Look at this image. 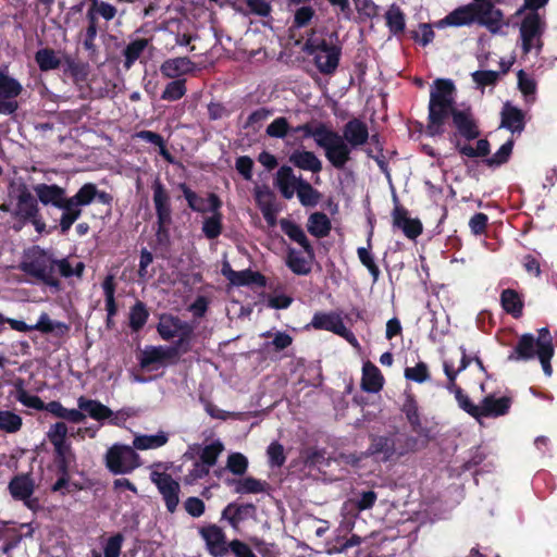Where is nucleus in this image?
I'll return each mask as SVG.
<instances>
[{
  "label": "nucleus",
  "instance_id": "15",
  "mask_svg": "<svg viewBox=\"0 0 557 557\" xmlns=\"http://www.w3.org/2000/svg\"><path fill=\"white\" fill-rule=\"evenodd\" d=\"M479 9L480 25L485 26L491 33L497 34L503 27V12L495 8L493 0H473Z\"/></svg>",
  "mask_w": 557,
  "mask_h": 557
},
{
  "label": "nucleus",
  "instance_id": "62",
  "mask_svg": "<svg viewBox=\"0 0 557 557\" xmlns=\"http://www.w3.org/2000/svg\"><path fill=\"white\" fill-rule=\"evenodd\" d=\"M267 454L271 467H282L286 460L284 447L277 442H273L269 445Z\"/></svg>",
  "mask_w": 557,
  "mask_h": 557
},
{
  "label": "nucleus",
  "instance_id": "53",
  "mask_svg": "<svg viewBox=\"0 0 557 557\" xmlns=\"http://www.w3.org/2000/svg\"><path fill=\"white\" fill-rule=\"evenodd\" d=\"M386 23L389 27V29L397 34L404 30L405 28V16L401 10L396 7L392 5L388 11L385 14Z\"/></svg>",
  "mask_w": 557,
  "mask_h": 557
},
{
  "label": "nucleus",
  "instance_id": "41",
  "mask_svg": "<svg viewBox=\"0 0 557 557\" xmlns=\"http://www.w3.org/2000/svg\"><path fill=\"white\" fill-rule=\"evenodd\" d=\"M296 191L300 203L305 207H313L319 202V191L301 178L298 180Z\"/></svg>",
  "mask_w": 557,
  "mask_h": 557
},
{
  "label": "nucleus",
  "instance_id": "60",
  "mask_svg": "<svg viewBox=\"0 0 557 557\" xmlns=\"http://www.w3.org/2000/svg\"><path fill=\"white\" fill-rule=\"evenodd\" d=\"M15 398L22 405L36 410H44L45 403L36 395L29 394L24 388H18L15 394Z\"/></svg>",
  "mask_w": 557,
  "mask_h": 557
},
{
  "label": "nucleus",
  "instance_id": "12",
  "mask_svg": "<svg viewBox=\"0 0 557 557\" xmlns=\"http://www.w3.org/2000/svg\"><path fill=\"white\" fill-rule=\"evenodd\" d=\"M157 329L163 339L169 341L175 336H178L180 345L188 342L194 333L193 325L173 315H162Z\"/></svg>",
  "mask_w": 557,
  "mask_h": 557
},
{
  "label": "nucleus",
  "instance_id": "37",
  "mask_svg": "<svg viewBox=\"0 0 557 557\" xmlns=\"http://www.w3.org/2000/svg\"><path fill=\"white\" fill-rule=\"evenodd\" d=\"M34 330L45 334L63 335L69 331V326L63 322L51 320L48 313L42 312L37 323L34 324Z\"/></svg>",
  "mask_w": 557,
  "mask_h": 557
},
{
  "label": "nucleus",
  "instance_id": "44",
  "mask_svg": "<svg viewBox=\"0 0 557 557\" xmlns=\"http://www.w3.org/2000/svg\"><path fill=\"white\" fill-rule=\"evenodd\" d=\"M211 216L203 220L202 232L209 239L216 238L222 233V213L219 210L210 211Z\"/></svg>",
  "mask_w": 557,
  "mask_h": 557
},
{
  "label": "nucleus",
  "instance_id": "40",
  "mask_svg": "<svg viewBox=\"0 0 557 557\" xmlns=\"http://www.w3.org/2000/svg\"><path fill=\"white\" fill-rule=\"evenodd\" d=\"M500 301L504 310L512 314L515 318L522 314L523 304L516 290L510 288L503 290Z\"/></svg>",
  "mask_w": 557,
  "mask_h": 557
},
{
  "label": "nucleus",
  "instance_id": "31",
  "mask_svg": "<svg viewBox=\"0 0 557 557\" xmlns=\"http://www.w3.org/2000/svg\"><path fill=\"white\" fill-rule=\"evenodd\" d=\"M511 400L508 397L495 398L494 396H486L482 400L481 417H499L505 414Z\"/></svg>",
  "mask_w": 557,
  "mask_h": 557
},
{
  "label": "nucleus",
  "instance_id": "63",
  "mask_svg": "<svg viewBox=\"0 0 557 557\" xmlns=\"http://www.w3.org/2000/svg\"><path fill=\"white\" fill-rule=\"evenodd\" d=\"M405 377L418 383H423L429 380V369L423 362L418 363L416 367L406 368Z\"/></svg>",
  "mask_w": 557,
  "mask_h": 557
},
{
  "label": "nucleus",
  "instance_id": "1",
  "mask_svg": "<svg viewBox=\"0 0 557 557\" xmlns=\"http://www.w3.org/2000/svg\"><path fill=\"white\" fill-rule=\"evenodd\" d=\"M455 86L450 79L437 78L434 81L430 92L429 116L426 133L431 136L442 135L446 121L451 117L457 136L467 140H473L480 136L479 125L470 109L455 108Z\"/></svg>",
  "mask_w": 557,
  "mask_h": 557
},
{
  "label": "nucleus",
  "instance_id": "19",
  "mask_svg": "<svg viewBox=\"0 0 557 557\" xmlns=\"http://www.w3.org/2000/svg\"><path fill=\"white\" fill-rule=\"evenodd\" d=\"M38 199L44 205H52L66 212V197L64 188L58 185L37 184L34 186Z\"/></svg>",
  "mask_w": 557,
  "mask_h": 557
},
{
  "label": "nucleus",
  "instance_id": "48",
  "mask_svg": "<svg viewBox=\"0 0 557 557\" xmlns=\"http://www.w3.org/2000/svg\"><path fill=\"white\" fill-rule=\"evenodd\" d=\"M22 418L9 410H0V430L8 433H16L22 428Z\"/></svg>",
  "mask_w": 557,
  "mask_h": 557
},
{
  "label": "nucleus",
  "instance_id": "22",
  "mask_svg": "<svg viewBox=\"0 0 557 557\" xmlns=\"http://www.w3.org/2000/svg\"><path fill=\"white\" fill-rule=\"evenodd\" d=\"M536 341L537 357L541 361L543 371L546 375H550L553 370L550 366V358L554 355V347L552 343V336L548 329L543 327L539 331V337Z\"/></svg>",
  "mask_w": 557,
  "mask_h": 557
},
{
  "label": "nucleus",
  "instance_id": "10",
  "mask_svg": "<svg viewBox=\"0 0 557 557\" xmlns=\"http://www.w3.org/2000/svg\"><path fill=\"white\" fill-rule=\"evenodd\" d=\"M35 482L30 474L23 473L15 475L9 483L11 496L16 500H22L30 510L39 508V502L33 497Z\"/></svg>",
  "mask_w": 557,
  "mask_h": 557
},
{
  "label": "nucleus",
  "instance_id": "28",
  "mask_svg": "<svg viewBox=\"0 0 557 557\" xmlns=\"http://www.w3.org/2000/svg\"><path fill=\"white\" fill-rule=\"evenodd\" d=\"M298 180L290 166L284 165L276 172V186L284 198H293L295 190L297 189Z\"/></svg>",
  "mask_w": 557,
  "mask_h": 557
},
{
  "label": "nucleus",
  "instance_id": "57",
  "mask_svg": "<svg viewBox=\"0 0 557 557\" xmlns=\"http://www.w3.org/2000/svg\"><path fill=\"white\" fill-rule=\"evenodd\" d=\"M123 541L124 537L120 533L111 536L103 547L104 557H120ZM92 557L102 556L100 553L94 552Z\"/></svg>",
  "mask_w": 557,
  "mask_h": 557
},
{
  "label": "nucleus",
  "instance_id": "2",
  "mask_svg": "<svg viewBox=\"0 0 557 557\" xmlns=\"http://www.w3.org/2000/svg\"><path fill=\"white\" fill-rule=\"evenodd\" d=\"M370 134L367 124L354 117L344 126L342 133L330 127L325 159L336 170H343L352 160V152L363 147Z\"/></svg>",
  "mask_w": 557,
  "mask_h": 557
},
{
  "label": "nucleus",
  "instance_id": "21",
  "mask_svg": "<svg viewBox=\"0 0 557 557\" xmlns=\"http://www.w3.org/2000/svg\"><path fill=\"white\" fill-rule=\"evenodd\" d=\"M292 131L294 133H302L306 138H313L315 145L324 151V156L326 154L330 126L322 122L314 124L306 123L294 127Z\"/></svg>",
  "mask_w": 557,
  "mask_h": 557
},
{
  "label": "nucleus",
  "instance_id": "17",
  "mask_svg": "<svg viewBox=\"0 0 557 557\" xmlns=\"http://www.w3.org/2000/svg\"><path fill=\"white\" fill-rule=\"evenodd\" d=\"M199 533L206 542L208 552L212 556L222 557L227 553L225 534L220 527L215 524L203 527L199 530Z\"/></svg>",
  "mask_w": 557,
  "mask_h": 557
},
{
  "label": "nucleus",
  "instance_id": "7",
  "mask_svg": "<svg viewBox=\"0 0 557 557\" xmlns=\"http://www.w3.org/2000/svg\"><path fill=\"white\" fill-rule=\"evenodd\" d=\"M104 461L113 474L131 473L140 466V458L134 447L122 444L111 446L104 456Z\"/></svg>",
  "mask_w": 557,
  "mask_h": 557
},
{
  "label": "nucleus",
  "instance_id": "6",
  "mask_svg": "<svg viewBox=\"0 0 557 557\" xmlns=\"http://www.w3.org/2000/svg\"><path fill=\"white\" fill-rule=\"evenodd\" d=\"M97 197V186L84 184L78 191L66 199V212H62L60 230L65 234L82 214V207L90 205Z\"/></svg>",
  "mask_w": 557,
  "mask_h": 557
},
{
  "label": "nucleus",
  "instance_id": "46",
  "mask_svg": "<svg viewBox=\"0 0 557 557\" xmlns=\"http://www.w3.org/2000/svg\"><path fill=\"white\" fill-rule=\"evenodd\" d=\"M97 18V15L101 16L106 21H111L115 17L117 10L111 3L101 0H90V7L86 14H90Z\"/></svg>",
  "mask_w": 557,
  "mask_h": 557
},
{
  "label": "nucleus",
  "instance_id": "45",
  "mask_svg": "<svg viewBox=\"0 0 557 557\" xmlns=\"http://www.w3.org/2000/svg\"><path fill=\"white\" fill-rule=\"evenodd\" d=\"M147 45H148V40L141 38V39H136L126 46V48L124 49V52H123V54L125 57L124 67L126 70H129L132 67V65L135 63V61L141 55V53L146 49Z\"/></svg>",
  "mask_w": 557,
  "mask_h": 557
},
{
  "label": "nucleus",
  "instance_id": "47",
  "mask_svg": "<svg viewBox=\"0 0 557 557\" xmlns=\"http://www.w3.org/2000/svg\"><path fill=\"white\" fill-rule=\"evenodd\" d=\"M170 357V351L163 347H148L143 351L140 366L148 368L149 366L161 362Z\"/></svg>",
  "mask_w": 557,
  "mask_h": 557
},
{
  "label": "nucleus",
  "instance_id": "25",
  "mask_svg": "<svg viewBox=\"0 0 557 557\" xmlns=\"http://www.w3.org/2000/svg\"><path fill=\"white\" fill-rule=\"evenodd\" d=\"M289 162L298 169L312 173H319L322 170L321 160L312 151L297 149L289 156Z\"/></svg>",
  "mask_w": 557,
  "mask_h": 557
},
{
  "label": "nucleus",
  "instance_id": "34",
  "mask_svg": "<svg viewBox=\"0 0 557 557\" xmlns=\"http://www.w3.org/2000/svg\"><path fill=\"white\" fill-rule=\"evenodd\" d=\"M307 228L318 238L325 237L331 231V221L325 213L314 212L308 219Z\"/></svg>",
  "mask_w": 557,
  "mask_h": 557
},
{
  "label": "nucleus",
  "instance_id": "11",
  "mask_svg": "<svg viewBox=\"0 0 557 557\" xmlns=\"http://www.w3.org/2000/svg\"><path fill=\"white\" fill-rule=\"evenodd\" d=\"M151 481L157 485L163 497L166 509L174 512L180 503L181 486L169 473L153 471L150 474Z\"/></svg>",
  "mask_w": 557,
  "mask_h": 557
},
{
  "label": "nucleus",
  "instance_id": "33",
  "mask_svg": "<svg viewBox=\"0 0 557 557\" xmlns=\"http://www.w3.org/2000/svg\"><path fill=\"white\" fill-rule=\"evenodd\" d=\"M256 507L252 504L245 505H227L223 512L222 517L226 519L233 528H237L239 522L245 519V517L249 513L255 512Z\"/></svg>",
  "mask_w": 557,
  "mask_h": 557
},
{
  "label": "nucleus",
  "instance_id": "50",
  "mask_svg": "<svg viewBox=\"0 0 557 557\" xmlns=\"http://www.w3.org/2000/svg\"><path fill=\"white\" fill-rule=\"evenodd\" d=\"M460 350H461L460 364L457 369H455L453 362L444 361V372L449 381V385L447 386L448 389H453L456 386L455 380H456L457 373L465 370L471 361V359H469L467 357L466 350L463 348H460Z\"/></svg>",
  "mask_w": 557,
  "mask_h": 557
},
{
  "label": "nucleus",
  "instance_id": "14",
  "mask_svg": "<svg viewBox=\"0 0 557 557\" xmlns=\"http://www.w3.org/2000/svg\"><path fill=\"white\" fill-rule=\"evenodd\" d=\"M480 13L479 9L474 3H469L466 5H461L454 11H451L448 15H446L443 20H441L436 25L437 27L444 26H469L473 23L480 24Z\"/></svg>",
  "mask_w": 557,
  "mask_h": 557
},
{
  "label": "nucleus",
  "instance_id": "64",
  "mask_svg": "<svg viewBox=\"0 0 557 557\" xmlns=\"http://www.w3.org/2000/svg\"><path fill=\"white\" fill-rule=\"evenodd\" d=\"M69 429L64 422H57L52 425H50L47 437L51 444L54 443H61V442H67Z\"/></svg>",
  "mask_w": 557,
  "mask_h": 557
},
{
  "label": "nucleus",
  "instance_id": "4",
  "mask_svg": "<svg viewBox=\"0 0 557 557\" xmlns=\"http://www.w3.org/2000/svg\"><path fill=\"white\" fill-rule=\"evenodd\" d=\"M18 269L47 286L60 289V281L54 275L55 260L39 247L32 248L24 256Z\"/></svg>",
  "mask_w": 557,
  "mask_h": 557
},
{
  "label": "nucleus",
  "instance_id": "59",
  "mask_svg": "<svg viewBox=\"0 0 557 557\" xmlns=\"http://www.w3.org/2000/svg\"><path fill=\"white\" fill-rule=\"evenodd\" d=\"M226 467L232 473L243 475L248 468V459L240 453H233L227 458Z\"/></svg>",
  "mask_w": 557,
  "mask_h": 557
},
{
  "label": "nucleus",
  "instance_id": "5",
  "mask_svg": "<svg viewBox=\"0 0 557 557\" xmlns=\"http://www.w3.org/2000/svg\"><path fill=\"white\" fill-rule=\"evenodd\" d=\"M14 193L16 194V206L13 214L22 222L15 224L13 227L20 231L24 222L29 221L35 226L36 231L41 233L46 224L38 216L39 209L37 200L32 195L30 190L25 184H20L14 188Z\"/></svg>",
  "mask_w": 557,
  "mask_h": 557
},
{
  "label": "nucleus",
  "instance_id": "18",
  "mask_svg": "<svg viewBox=\"0 0 557 557\" xmlns=\"http://www.w3.org/2000/svg\"><path fill=\"white\" fill-rule=\"evenodd\" d=\"M153 190V203L157 212L158 224L161 225H170L171 218V207H170V197L164 186L157 178L152 184Z\"/></svg>",
  "mask_w": 557,
  "mask_h": 557
},
{
  "label": "nucleus",
  "instance_id": "8",
  "mask_svg": "<svg viewBox=\"0 0 557 557\" xmlns=\"http://www.w3.org/2000/svg\"><path fill=\"white\" fill-rule=\"evenodd\" d=\"M544 29L545 22L537 12L525 14L520 26L522 49L525 53H529L532 49L540 50L542 48L541 37Z\"/></svg>",
  "mask_w": 557,
  "mask_h": 557
},
{
  "label": "nucleus",
  "instance_id": "3",
  "mask_svg": "<svg viewBox=\"0 0 557 557\" xmlns=\"http://www.w3.org/2000/svg\"><path fill=\"white\" fill-rule=\"evenodd\" d=\"M416 437L391 432L385 435H370V444L363 456L377 457L383 462L396 461L417 449Z\"/></svg>",
  "mask_w": 557,
  "mask_h": 557
},
{
  "label": "nucleus",
  "instance_id": "9",
  "mask_svg": "<svg viewBox=\"0 0 557 557\" xmlns=\"http://www.w3.org/2000/svg\"><path fill=\"white\" fill-rule=\"evenodd\" d=\"M311 325L317 330L330 331L344 337L354 347H358L359 345L354 333L345 326L341 315L335 312L315 313L312 318Z\"/></svg>",
  "mask_w": 557,
  "mask_h": 557
},
{
  "label": "nucleus",
  "instance_id": "32",
  "mask_svg": "<svg viewBox=\"0 0 557 557\" xmlns=\"http://www.w3.org/2000/svg\"><path fill=\"white\" fill-rule=\"evenodd\" d=\"M77 405L82 412L86 411L95 420H104L113 414L109 407L98 400L87 399L84 396L77 399Z\"/></svg>",
  "mask_w": 557,
  "mask_h": 557
},
{
  "label": "nucleus",
  "instance_id": "13",
  "mask_svg": "<svg viewBox=\"0 0 557 557\" xmlns=\"http://www.w3.org/2000/svg\"><path fill=\"white\" fill-rule=\"evenodd\" d=\"M22 85L13 77L0 71V113L12 114L18 103L15 98L22 92Z\"/></svg>",
  "mask_w": 557,
  "mask_h": 557
},
{
  "label": "nucleus",
  "instance_id": "29",
  "mask_svg": "<svg viewBox=\"0 0 557 557\" xmlns=\"http://www.w3.org/2000/svg\"><path fill=\"white\" fill-rule=\"evenodd\" d=\"M281 227L290 239L298 243L304 248L305 252L308 255V258L313 259V248L299 225L283 219L281 220Z\"/></svg>",
  "mask_w": 557,
  "mask_h": 557
},
{
  "label": "nucleus",
  "instance_id": "26",
  "mask_svg": "<svg viewBox=\"0 0 557 557\" xmlns=\"http://www.w3.org/2000/svg\"><path fill=\"white\" fill-rule=\"evenodd\" d=\"M537 356L536 341L532 334H523L515 348L508 356L511 361L529 360Z\"/></svg>",
  "mask_w": 557,
  "mask_h": 557
},
{
  "label": "nucleus",
  "instance_id": "30",
  "mask_svg": "<svg viewBox=\"0 0 557 557\" xmlns=\"http://www.w3.org/2000/svg\"><path fill=\"white\" fill-rule=\"evenodd\" d=\"M502 127L511 133H521L524 128V116L521 110L506 104L502 111Z\"/></svg>",
  "mask_w": 557,
  "mask_h": 557
},
{
  "label": "nucleus",
  "instance_id": "42",
  "mask_svg": "<svg viewBox=\"0 0 557 557\" xmlns=\"http://www.w3.org/2000/svg\"><path fill=\"white\" fill-rule=\"evenodd\" d=\"M35 60L41 71L55 70L62 63L55 51L49 48L38 50L35 54Z\"/></svg>",
  "mask_w": 557,
  "mask_h": 557
},
{
  "label": "nucleus",
  "instance_id": "36",
  "mask_svg": "<svg viewBox=\"0 0 557 557\" xmlns=\"http://www.w3.org/2000/svg\"><path fill=\"white\" fill-rule=\"evenodd\" d=\"M257 203L262 212V215L270 226L276 224V215L278 208L270 194H258Z\"/></svg>",
  "mask_w": 557,
  "mask_h": 557
},
{
  "label": "nucleus",
  "instance_id": "43",
  "mask_svg": "<svg viewBox=\"0 0 557 557\" xmlns=\"http://www.w3.org/2000/svg\"><path fill=\"white\" fill-rule=\"evenodd\" d=\"M310 258L307 259L295 249H289L287 256V265L289 269L298 275H306L311 271Z\"/></svg>",
  "mask_w": 557,
  "mask_h": 557
},
{
  "label": "nucleus",
  "instance_id": "58",
  "mask_svg": "<svg viewBox=\"0 0 557 557\" xmlns=\"http://www.w3.org/2000/svg\"><path fill=\"white\" fill-rule=\"evenodd\" d=\"M289 131L286 117L280 116L273 120L267 127V135L273 138H284Z\"/></svg>",
  "mask_w": 557,
  "mask_h": 557
},
{
  "label": "nucleus",
  "instance_id": "52",
  "mask_svg": "<svg viewBox=\"0 0 557 557\" xmlns=\"http://www.w3.org/2000/svg\"><path fill=\"white\" fill-rule=\"evenodd\" d=\"M147 319L148 311L146 309V306L141 301L136 302L135 306L132 307L129 312V326L134 331H138L145 325Z\"/></svg>",
  "mask_w": 557,
  "mask_h": 557
},
{
  "label": "nucleus",
  "instance_id": "56",
  "mask_svg": "<svg viewBox=\"0 0 557 557\" xmlns=\"http://www.w3.org/2000/svg\"><path fill=\"white\" fill-rule=\"evenodd\" d=\"M186 94L185 81H172L165 86L161 98L168 101H176Z\"/></svg>",
  "mask_w": 557,
  "mask_h": 557
},
{
  "label": "nucleus",
  "instance_id": "55",
  "mask_svg": "<svg viewBox=\"0 0 557 557\" xmlns=\"http://www.w3.org/2000/svg\"><path fill=\"white\" fill-rule=\"evenodd\" d=\"M371 239H368V248L360 247L357 250L360 262L369 270L373 276L374 282L379 278L380 270L374 262L373 256L370 252Z\"/></svg>",
  "mask_w": 557,
  "mask_h": 557
},
{
  "label": "nucleus",
  "instance_id": "27",
  "mask_svg": "<svg viewBox=\"0 0 557 557\" xmlns=\"http://www.w3.org/2000/svg\"><path fill=\"white\" fill-rule=\"evenodd\" d=\"M383 376L377 367L367 361L362 367L361 387L368 393H377L383 387Z\"/></svg>",
  "mask_w": 557,
  "mask_h": 557
},
{
  "label": "nucleus",
  "instance_id": "38",
  "mask_svg": "<svg viewBox=\"0 0 557 557\" xmlns=\"http://www.w3.org/2000/svg\"><path fill=\"white\" fill-rule=\"evenodd\" d=\"M88 20V27L86 29L85 39L83 41L84 48L88 51V58L91 61H96L98 58V49L95 44V39L97 37V18L91 16L90 14H86Z\"/></svg>",
  "mask_w": 557,
  "mask_h": 557
},
{
  "label": "nucleus",
  "instance_id": "23",
  "mask_svg": "<svg viewBox=\"0 0 557 557\" xmlns=\"http://www.w3.org/2000/svg\"><path fill=\"white\" fill-rule=\"evenodd\" d=\"M393 224L394 226L401 228L405 235L409 238H416L422 232V225L419 220L409 219L407 211L396 206L393 211Z\"/></svg>",
  "mask_w": 557,
  "mask_h": 557
},
{
  "label": "nucleus",
  "instance_id": "61",
  "mask_svg": "<svg viewBox=\"0 0 557 557\" xmlns=\"http://www.w3.org/2000/svg\"><path fill=\"white\" fill-rule=\"evenodd\" d=\"M102 288L106 295V308L109 315H113L116 311L114 301L115 284L112 275L106 277L102 283Z\"/></svg>",
  "mask_w": 557,
  "mask_h": 557
},
{
  "label": "nucleus",
  "instance_id": "54",
  "mask_svg": "<svg viewBox=\"0 0 557 557\" xmlns=\"http://www.w3.org/2000/svg\"><path fill=\"white\" fill-rule=\"evenodd\" d=\"M403 411L406 414L408 422L410 423L412 430L414 432H420L422 429L420 417L418 413V406L413 398L407 397L406 401L403 405Z\"/></svg>",
  "mask_w": 557,
  "mask_h": 557
},
{
  "label": "nucleus",
  "instance_id": "16",
  "mask_svg": "<svg viewBox=\"0 0 557 557\" xmlns=\"http://www.w3.org/2000/svg\"><path fill=\"white\" fill-rule=\"evenodd\" d=\"M180 188L183 191L189 208L194 211L207 213L210 211L219 210L222 207V201L213 193L209 194L208 199H205L193 191L186 184H181Z\"/></svg>",
  "mask_w": 557,
  "mask_h": 557
},
{
  "label": "nucleus",
  "instance_id": "35",
  "mask_svg": "<svg viewBox=\"0 0 557 557\" xmlns=\"http://www.w3.org/2000/svg\"><path fill=\"white\" fill-rule=\"evenodd\" d=\"M169 441V436L165 432L159 431L153 435H138L133 441L134 449H156L165 445Z\"/></svg>",
  "mask_w": 557,
  "mask_h": 557
},
{
  "label": "nucleus",
  "instance_id": "20",
  "mask_svg": "<svg viewBox=\"0 0 557 557\" xmlns=\"http://www.w3.org/2000/svg\"><path fill=\"white\" fill-rule=\"evenodd\" d=\"M315 63L323 74L333 73L338 66L341 50L335 46H329L325 41L318 46Z\"/></svg>",
  "mask_w": 557,
  "mask_h": 557
},
{
  "label": "nucleus",
  "instance_id": "49",
  "mask_svg": "<svg viewBox=\"0 0 557 557\" xmlns=\"http://www.w3.org/2000/svg\"><path fill=\"white\" fill-rule=\"evenodd\" d=\"M63 63L65 71L70 72L71 75L76 79H85L89 73V66L87 63L81 62L65 54L63 57Z\"/></svg>",
  "mask_w": 557,
  "mask_h": 557
},
{
  "label": "nucleus",
  "instance_id": "24",
  "mask_svg": "<svg viewBox=\"0 0 557 557\" xmlns=\"http://www.w3.org/2000/svg\"><path fill=\"white\" fill-rule=\"evenodd\" d=\"M194 62L187 57L169 59L164 61L160 67L161 73L170 78H175L190 73L194 71Z\"/></svg>",
  "mask_w": 557,
  "mask_h": 557
},
{
  "label": "nucleus",
  "instance_id": "51",
  "mask_svg": "<svg viewBox=\"0 0 557 557\" xmlns=\"http://www.w3.org/2000/svg\"><path fill=\"white\" fill-rule=\"evenodd\" d=\"M223 450V444L220 441H214L213 443L205 446L201 449L199 461L210 467H213L216 463V460Z\"/></svg>",
  "mask_w": 557,
  "mask_h": 557
},
{
  "label": "nucleus",
  "instance_id": "39",
  "mask_svg": "<svg viewBox=\"0 0 557 557\" xmlns=\"http://www.w3.org/2000/svg\"><path fill=\"white\" fill-rule=\"evenodd\" d=\"M232 482L235 484V492L237 494H259L265 492L268 486L265 481H261L252 476L234 480Z\"/></svg>",
  "mask_w": 557,
  "mask_h": 557
}]
</instances>
